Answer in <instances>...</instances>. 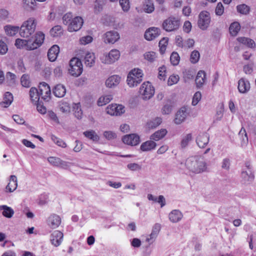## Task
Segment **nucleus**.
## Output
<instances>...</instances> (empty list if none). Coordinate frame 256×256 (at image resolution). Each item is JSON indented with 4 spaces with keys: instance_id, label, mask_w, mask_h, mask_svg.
<instances>
[{
    "instance_id": "nucleus-1",
    "label": "nucleus",
    "mask_w": 256,
    "mask_h": 256,
    "mask_svg": "<svg viewBox=\"0 0 256 256\" xmlns=\"http://www.w3.org/2000/svg\"><path fill=\"white\" fill-rule=\"evenodd\" d=\"M188 169L195 174H200L206 170V163L204 158L200 156H192L188 158L186 162Z\"/></svg>"
},
{
    "instance_id": "nucleus-2",
    "label": "nucleus",
    "mask_w": 256,
    "mask_h": 256,
    "mask_svg": "<svg viewBox=\"0 0 256 256\" xmlns=\"http://www.w3.org/2000/svg\"><path fill=\"white\" fill-rule=\"evenodd\" d=\"M36 24L34 18H30L20 28V34L22 37L28 38L35 31Z\"/></svg>"
},
{
    "instance_id": "nucleus-3",
    "label": "nucleus",
    "mask_w": 256,
    "mask_h": 256,
    "mask_svg": "<svg viewBox=\"0 0 256 256\" xmlns=\"http://www.w3.org/2000/svg\"><path fill=\"white\" fill-rule=\"evenodd\" d=\"M143 74L142 70L138 68H134L128 74L127 77V84L130 87L136 86L142 81Z\"/></svg>"
},
{
    "instance_id": "nucleus-4",
    "label": "nucleus",
    "mask_w": 256,
    "mask_h": 256,
    "mask_svg": "<svg viewBox=\"0 0 256 256\" xmlns=\"http://www.w3.org/2000/svg\"><path fill=\"white\" fill-rule=\"evenodd\" d=\"M180 26L179 18L171 16L165 20L162 24V27L168 32H174L178 30Z\"/></svg>"
},
{
    "instance_id": "nucleus-5",
    "label": "nucleus",
    "mask_w": 256,
    "mask_h": 256,
    "mask_svg": "<svg viewBox=\"0 0 256 256\" xmlns=\"http://www.w3.org/2000/svg\"><path fill=\"white\" fill-rule=\"evenodd\" d=\"M70 74L74 76H79L82 72V65L81 61L77 58H74L70 62Z\"/></svg>"
},
{
    "instance_id": "nucleus-6",
    "label": "nucleus",
    "mask_w": 256,
    "mask_h": 256,
    "mask_svg": "<svg viewBox=\"0 0 256 256\" xmlns=\"http://www.w3.org/2000/svg\"><path fill=\"white\" fill-rule=\"evenodd\" d=\"M120 56V52L114 49L108 54H104L100 58L101 62L104 64H111L118 60Z\"/></svg>"
},
{
    "instance_id": "nucleus-7",
    "label": "nucleus",
    "mask_w": 256,
    "mask_h": 256,
    "mask_svg": "<svg viewBox=\"0 0 256 256\" xmlns=\"http://www.w3.org/2000/svg\"><path fill=\"white\" fill-rule=\"evenodd\" d=\"M140 92L142 96L143 99H150L154 94V89L148 82H144L140 88Z\"/></svg>"
},
{
    "instance_id": "nucleus-8",
    "label": "nucleus",
    "mask_w": 256,
    "mask_h": 256,
    "mask_svg": "<svg viewBox=\"0 0 256 256\" xmlns=\"http://www.w3.org/2000/svg\"><path fill=\"white\" fill-rule=\"evenodd\" d=\"M210 22V14L206 11L202 12L198 16V27L202 30L207 29Z\"/></svg>"
},
{
    "instance_id": "nucleus-9",
    "label": "nucleus",
    "mask_w": 256,
    "mask_h": 256,
    "mask_svg": "<svg viewBox=\"0 0 256 256\" xmlns=\"http://www.w3.org/2000/svg\"><path fill=\"white\" fill-rule=\"evenodd\" d=\"M39 94L42 98L48 102L50 98L51 91L50 86L45 82H42L39 85Z\"/></svg>"
},
{
    "instance_id": "nucleus-10",
    "label": "nucleus",
    "mask_w": 256,
    "mask_h": 256,
    "mask_svg": "<svg viewBox=\"0 0 256 256\" xmlns=\"http://www.w3.org/2000/svg\"><path fill=\"white\" fill-rule=\"evenodd\" d=\"M30 40V44L32 46H30L29 48L32 49V50L36 49L39 48L44 42V34L41 32H37L34 38V40Z\"/></svg>"
},
{
    "instance_id": "nucleus-11",
    "label": "nucleus",
    "mask_w": 256,
    "mask_h": 256,
    "mask_svg": "<svg viewBox=\"0 0 256 256\" xmlns=\"http://www.w3.org/2000/svg\"><path fill=\"white\" fill-rule=\"evenodd\" d=\"M106 112L111 116H120L125 112V108L121 104H110L106 108Z\"/></svg>"
},
{
    "instance_id": "nucleus-12",
    "label": "nucleus",
    "mask_w": 256,
    "mask_h": 256,
    "mask_svg": "<svg viewBox=\"0 0 256 256\" xmlns=\"http://www.w3.org/2000/svg\"><path fill=\"white\" fill-rule=\"evenodd\" d=\"M118 33L114 30L106 32L102 36V39L106 44H114L120 39Z\"/></svg>"
},
{
    "instance_id": "nucleus-13",
    "label": "nucleus",
    "mask_w": 256,
    "mask_h": 256,
    "mask_svg": "<svg viewBox=\"0 0 256 256\" xmlns=\"http://www.w3.org/2000/svg\"><path fill=\"white\" fill-rule=\"evenodd\" d=\"M84 24V20L80 16H75L71 21L68 30L70 32H76L80 30Z\"/></svg>"
},
{
    "instance_id": "nucleus-14",
    "label": "nucleus",
    "mask_w": 256,
    "mask_h": 256,
    "mask_svg": "<svg viewBox=\"0 0 256 256\" xmlns=\"http://www.w3.org/2000/svg\"><path fill=\"white\" fill-rule=\"evenodd\" d=\"M48 162L53 166L66 169L69 166V162L61 160L60 158L55 156H50L48 158Z\"/></svg>"
},
{
    "instance_id": "nucleus-15",
    "label": "nucleus",
    "mask_w": 256,
    "mask_h": 256,
    "mask_svg": "<svg viewBox=\"0 0 256 256\" xmlns=\"http://www.w3.org/2000/svg\"><path fill=\"white\" fill-rule=\"evenodd\" d=\"M122 140L124 144L128 145L136 146L140 142V137L136 134H130L124 136Z\"/></svg>"
},
{
    "instance_id": "nucleus-16",
    "label": "nucleus",
    "mask_w": 256,
    "mask_h": 256,
    "mask_svg": "<svg viewBox=\"0 0 256 256\" xmlns=\"http://www.w3.org/2000/svg\"><path fill=\"white\" fill-rule=\"evenodd\" d=\"M209 135L206 132L200 134L196 138L197 145L200 148H204L209 142Z\"/></svg>"
},
{
    "instance_id": "nucleus-17",
    "label": "nucleus",
    "mask_w": 256,
    "mask_h": 256,
    "mask_svg": "<svg viewBox=\"0 0 256 256\" xmlns=\"http://www.w3.org/2000/svg\"><path fill=\"white\" fill-rule=\"evenodd\" d=\"M64 234L62 232L59 230L54 231L50 236L52 244L55 246H59L62 242Z\"/></svg>"
},
{
    "instance_id": "nucleus-18",
    "label": "nucleus",
    "mask_w": 256,
    "mask_h": 256,
    "mask_svg": "<svg viewBox=\"0 0 256 256\" xmlns=\"http://www.w3.org/2000/svg\"><path fill=\"white\" fill-rule=\"evenodd\" d=\"M160 30L157 28H151L146 30L144 38L148 40H152L158 37L160 34Z\"/></svg>"
},
{
    "instance_id": "nucleus-19",
    "label": "nucleus",
    "mask_w": 256,
    "mask_h": 256,
    "mask_svg": "<svg viewBox=\"0 0 256 256\" xmlns=\"http://www.w3.org/2000/svg\"><path fill=\"white\" fill-rule=\"evenodd\" d=\"M250 89V84L248 80L242 78L238 82V90L242 94L247 93Z\"/></svg>"
},
{
    "instance_id": "nucleus-20",
    "label": "nucleus",
    "mask_w": 256,
    "mask_h": 256,
    "mask_svg": "<svg viewBox=\"0 0 256 256\" xmlns=\"http://www.w3.org/2000/svg\"><path fill=\"white\" fill-rule=\"evenodd\" d=\"M61 223L60 218L56 214L50 215L48 220V224L52 228H58Z\"/></svg>"
},
{
    "instance_id": "nucleus-21",
    "label": "nucleus",
    "mask_w": 256,
    "mask_h": 256,
    "mask_svg": "<svg viewBox=\"0 0 256 256\" xmlns=\"http://www.w3.org/2000/svg\"><path fill=\"white\" fill-rule=\"evenodd\" d=\"M60 52V48L57 45H54L48 50V57L50 62H54Z\"/></svg>"
},
{
    "instance_id": "nucleus-22",
    "label": "nucleus",
    "mask_w": 256,
    "mask_h": 256,
    "mask_svg": "<svg viewBox=\"0 0 256 256\" xmlns=\"http://www.w3.org/2000/svg\"><path fill=\"white\" fill-rule=\"evenodd\" d=\"M186 109L184 108H182L178 110L176 114V118L174 120V122L176 124H179L182 122L186 119Z\"/></svg>"
},
{
    "instance_id": "nucleus-23",
    "label": "nucleus",
    "mask_w": 256,
    "mask_h": 256,
    "mask_svg": "<svg viewBox=\"0 0 256 256\" xmlns=\"http://www.w3.org/2000/svg\"><path fill=\"white\" fill-rule=\"evenodd\" d=\"M15 46L18 48H25L27 50H32L29 48L31 46L30 40H22L20 38H17L15 42Z\"/></svg>"
},
{
    "instance_id": "nucleus-24",
    "label": "nucleus",
    "mask_w": 256,
    "mask_h": 256,
    "mask_svg": "<svg viewBox=\"0 0 256 256\" xmlns=\"http://www.w3.org/2000/svg\"><path fill=\"white\" fill-rule=\"evenodd\" d=\"M161 228V225L156 223L152 227V231L150 235V238H148L146 240L148 242H152L157 237Z\"/></svg>"
},
{
    "instance_id": "nucleus-25",
    "label": "nucleus",
    "mask_w": 256,
    "mask_h": 256,
    "mask_svg": "<svg viewBox=\"0 0 256 256\" xmlns=\"http://www.w3.org/2000/svg\"><path fill=\"white\" fill-rule=\"evenodd\" d=\"M120 81V77L118 75H114L109 77L106 81V85L108 88L116 86Z\"/></svg>"
},
{
    "instance_id": "nucleus-26",
    "label": "nucleus",
    "mask_w": 256,
    "mask_h": 256,
    "mask_svg": "<svg viewBox=\"0 0 256 256\" xmlns=\"http://www.w3.org/2000/svg\"><path fill=\"white\" fill-rule=\"evenodd\" d=\"M18 186L17 178L16 176L12 175L10 176V182L6 186V189L10 192L15 190Z\"/></svg>"
},
{
    "instance_id": "nucleus-27",
    "label": "nucleus",
    "mask_w": 256,
    "mask_h": 256,
    "mask_svg": "<svg viewBox=\"0 0 256 256\" xmlns=\"http://www.w3.org/2000/svg\"><path fill=\"white\" fill-rule=\"evenodd\" d=\"M182 216V213L180 210H172L168 216L170 220L174 223L180 220Z\"/></svg>"
},
{
    "instance_id": "nucleus-28",
    "label": "nucleus",
    "mask_w": 256,
    "mask_h": 256,
    "mask_svg": "<svg viewBox=\"0 0 256 256\" xmlns=\"http://www.w3.org/2000/svg\"><path fill=\"white\" fill-rule=\"evenodd\" d=\"M53 93L58 98L64 96L66 93L65 86L61 84H57L53 90Z\"/></svg>"
},
{
    "instance_id": "nucleus-29",
    "label": "nucleus",
    "mask_w": 256,
    "mask_h": 256,
    "mask_svg": "<svg viewBox=\"0 0 256 256\" xmlns=\"http://www.w3.org/2000/svg\"><path fill=\"white\" fill-rule=\"evenodd\" d=\"M242 182L244 184H248L251 182L254 178V176L250 170L248 171H244L242 172Z\"/></svg>"
},
{
    "instance_id": "nucleus-30",
    "label": "nucleus",
    "mask_w": 256,
    "mask_h": 256,
    "mask_svg": "<svg viewBox=\"0 0 256 256\" xmlns=\"http://www.w3.org/2000/svg\"><path fill=\"white\" fill-rule=\"evenodd\" d=\"M6 34L10 36H15L18 32H20V27L12 25H6L4 27Z\"/></svg>"
},
{
    "instance_id": "nucleus-31",
    "label": "nucleus",
    "mask_w": 256,
    "mask_h": 256,
    "mask_svg": "<svg viewBox=\"0 0 256 256\" xmlns=\"http://www.w3.org/2000/svg\"><path fill=\"white\" fill-rule=\"evenodd\" d=\"M206 74L203 70H200L196 78V83L197 87H202L205 82Z\"/></svg>"
},
{
    "instance_id": "nucleus-32",
    "label": "nucleus",
    "mask_w": 256,
    "mask_h": 256,
    "mask_svg": "<svg viewBox=\"0 0 256 256\" xmlns=\"http://www.w3.org/2000/svg\"><path fill=\"white\" fill-rule=\"evenodd\" d=\"M13 100V96L10 92H6L4 96L3 101L0 102V105L2 106L7 108L12 102Z\"/></svg>"
},
{
    "instance_id": "nucleus-33",
    "label": "nucleus",
    "mask_w": 256,
    "mask_h": 256,
    "mask_svg": "<svg viewBox=\"0 0 256 256\" xmlns=\"http://www.w3.org/2000/svg\"><path fill=\"white\" fill-rule=\"evenodd\" d=\"M94 54L92 52H87L84 58V62L87 66L92 67L95 62Z\"/></svg>"
},
{
    "instance_id": "nucleus-34",
    "label": "nucleus",
    "mask_w": 256,
    "mask_h": 256,
    "mask_svg": "<svg viewBox=\"0 0 256 256\" xmlns=\"http://www.w3.org/2000/svg\"><path fill=\"white\" fill-rule=\"evenodd\" d=\"M30 96L32 102L36 104L40 100V95L37 88L34 87L30 88Z\"/></svg>"
},
{
    "instance_id": "nucleus-35",
    "label": "nucleus",
    "mask_w": 256,
    "mask_h": 256,
    "mask_svg": "<svg viewBox=\"0 0 256 256\" xmlns=\"http://www.w3.org/2000/svg\"><path fill=\"white\" fill-rule=\"evenodd\" d=\"M156 146V143L152 140H148L142 144L140 150L142 151H149L154 149Z\"/></svg>"
},
{
    "instance_id": "nucleus-36",
    "label": "nucleus",
    "mask_w": 256,
    "mask_h": 256,
    "mask_svg": "<svg viewBox=\"0 0 256 256\" xmlns=\"http://www.w3.org/2000/svg\"><path fill=\"white\" fill-rule=\"evenodd\" d=\"M167 130L166 129L163 128L160 130L156 132L150 136V139L158 141L162 138H163L167 134Z\"/></svg>"
},
{
    "instance_id": "nucleus-37",
    "label": "nucleus",
    "mask_w": 256,
    "mask_h": 256,
    "mask_svg": "<svg viewBox=\"0 0 256 256\" xmlns=\"http://www.w3.org/2000/svg\"><path fill=\"white\" fill-rule=\"evenodd\" d=\"M0 210H3L2 215L8 218H12L14 214V210L6 205L0 206Z\"/></svg>"
},
{
    "instance_id": "nucleus-38",
    "label": "nucleus",
    "mask_w": 256,
    "mask_h": 256,
    "mask_svg": "<svg viewBox=\"0 0 256 256\" xmlns=\"http://www.w3.org/2000/svg\"><path fill=\"white\" fill-rule=\"evenodd\" d=\"M240 29V24L238 22H234L230 24L229 28L230 33L232 36H236Z\"/></svg>"
},
{
    "instance_id": "nucleus-39",
    "label": "nucleus",
    "mask_w": 256,
    "mask_h": 256,
    "mask_svg": "<svg viewBox=\"0 0 256 256\" xmlns=\"http://www.w3.org/2000/svg\"><path fill=\"white\" fill-rule=\"evenodd\" d=\"M237 40L240 43L246 45L250 48H253L255 46L254 41L249 38L245 37H239L237 38Z\"/></svg>"
},
{
    "instance_id": "nucleus-40",
    "label": "nucleus",
    "mask_w": 256,
    "mask_h": 256,
    "mask_svg": "<svg viewBox=\"0 0 256 256\" xmlns=\"http://www.w3.org/2000/svg\"><path fill=\"white\" fill-rule=\"evenodd\" d=\"M112 98L111 95H106L100 97L98 100V105L102 106L110 102Z\"/></svg>"
},
{
    "instance_id": "nucleus-41",
    "label": "nucleus",
    "mask_w": 256,
    "mask_h": 256,
    "mask_svg": "<svg viewBox=\"0 0 256 256\" xmlns=\"http://www.w3.org/2000/svg\"><path fill=\"white\" fill-rule=\"evenodd\" d=\"M84 134L87 138L94 142H97L100 139L98 136L92 130L86 131L84 132Z\"/></svg>"
},
{
    "instance_id": "nucleus-42",
    "label": "nucleus",
    "mask_w": 256,
    "mask_h": 256,
    "mask_svg": "<svg viewBox=\"0 0 256 256\" xmlns=\"http://www.w3.org/2000/svg\"><path fill=\"white\" fill-rule=\"evenodd\" d=\"M162 122V119L160 118L157 117L154 119L150 120L147 122V126L150 128H154L160 124Z\"/></svg>"
},
{
    "instance_id": "nucleus-43",
    "label": "nucleus",
    "mask_w": 256,
    "mask_h": 256,
    "mask_svg": "<svg viewBox=\"0 0 256 256\" xmlns=\"http://www.w3.org/2000/svg\"><path fill=\"white\" fill-rule=\"evenodd\" d=\"M238 136L242 139V146H246L248 142V138L246 130L242 128L238 133Z\"/></svg>"
},
{
    "instance_id": "nucleus-44",
    "label": "nucleus",
    "mask_w": 256,
    "mask_h": 256,
    "mask_svg": "<svg viewBox=\"0 0 256 256\" xmlns=\"http://www.w3.org/2000/svg\"><path fill=\"white\" fill-rule=\"evenodd\" d=\"M74 115L78 119H81L82 116V112L80 103L75 104L73 106Z\"/></svg>"
},
{
    "instance_id": "nucleus-45",
    "label": "nucleus",
    "mask_w": 256,
    "mask_h": 256,
    "mask_svg": "<svg viewBox=\"0 0 256 256\" xmlns=\"http://www.w3.org/2000/svg\"><path fill=\"white\" fill-rule=\"evenodd\" d=\"M170 60L173 66H177L180 60V56L178 52H174L170 55Z\"/></svg>"
},
{
    "instance_id": "nucleus-46",
    "label": "nucleus",
    "mask_w": 256,
    "mask_h": 256,
    "mask_svg": "<svg viewBox=\"0 0 256 256\" xmlns=\"http://www.w3.org/2000/svg\"><path fill=\"white\" fill-rule=\"evenodd\" d=\"M168 39L167 38H164L159 42L160 52L161 54L164 53L166 47L168 44Z\"/></svg>"
},
{
    "instance_id": "nucleus-47",
    "label": "nucleus",
    "mask_w": 256,
    "mask_h": 256,
    "mask_svg": "<svg viewBox=\"0 0 256 256\" xmlns=\"http://www.w3.org/2000/svg\"><path fill=\"white\" fill-rule=\"evenodd\" d=\"M21 84L24 87L28 88L30 86V76L28 74H24L20 79Z\"/></svg>"
},
{
    "instance_id": "nucleus-48",
    "label": "nucleus",
    "mask_w": 256,
    "mask_h": 256,
    "mask_svg": "<svg viewBox=\"0 0 256 256\" xmlns=\"http://www.w3.org/2000/svg\"><path fill=\"white\" fill-rule=\"evenodd\" d=\"M50 32L51 35L54 37L60 35L62 32V26H54L51 29Z\"/></svg>"
},
{
    "instance_id": "nucleus-49",
    "label": "nucleus",
    "mask_w": 256,
    "mask_h": 256,
    "mask_svg": "<svg viewBox=\"0 0 256 256\" xmlns=\"http://www.w3.org/2000/svg\"><path fill=\"white\" fill-rule=\"evenodd\" d=\"M192 140V134H187L184 136L180 142L182 148H185L188 144L189 142Z\"/></svg>"
},
{
    "instance_id": "nucleus-50",
    "label": "nucleus",
    "mask_w": 256,
    "mask_h": 256,
    "mask_svg": "<svg viewBox=\"0 0 256 256\" xmlns=\"http://www.w3.org/2000/svg\"><path fill=\"white\" fill-rule=\"evenodd\" d=\"M200 54L198 50H194L191 53L190 56V61L192 64L197 63L200 59Z\"/></svg>"
},
{
    "instance_id": "nucleus-51",
    "label": "nucleus",
    "mask_w": 256,
    "mask_h": 256,
    "mask_svg": "<svg viewBox=\"0 0 256 256\" xmlns=\"http://www.w3.org/2000/svg\"><path fill=\"white\" fill-rule=\"evenodd\" d=\"M236 8L238 12L243 14H247L250 12V8L245 4L238 6Z\"/></svg>"
},
{
    "instance_id": "nucleus-52",
    "label": "nucleus",
    "mask_w": 256,
    "mask_h": 256,
    "mask_svg": "<svg viewBox=\"0 0 256 256\" xmlns=\"http://www.w3.org/2000/svg\"><path fill=\"white\" fill-rule=\"evenodd\" d=\"M72 18L73 16L72 13H66L62 16V22L64 24L69 26Z\"/></svg>"
},
{
    "instance_id": "nucleus-53",
    "label": "nucleus",
    "mask_w": 256,
    "mask_h": 256,
    "mask_svg": "<svg viewBox=\"0 0 256 256\" xmlns=\"http://www.w3.org/2000/svg\"><path fill=\"white\" fill-rule=\"evenodd\" d=\"M104 136L108 140H112L116 138V134L112 131H104L103 134Z\"/></svg>"
},
{
    "instance_id": "nucleus-54",
    "label": "nucleus",
    "mask_w": 256,
    "mask_h": 256,
    "mask_svg": "<svg viewBox=\"0 0 256 256\" xmlns=\"http://www.w3.org/2000/svg\"><path fill=\"white\" fill-rule=\"evenodd\" d=\"M145 59L150 62H153L156 58V53L154 52H149L144 54Z\"/></svg>"
},
{
    "instance_id": "nucleus-55",
    "label": "nucleus",
    "mask_w": 256,
    "mask_h": 256,
    "mask_svg": "<svg viewBox=\"0 0 256 256\" xmlns=\"http://www.w3.org/2000/svg\"><path fill=\"white\" fill-rule=\"evenodd\" d=\"M16 76L14 74L8 72L6 74V80L10 84H15Z\"/></svg>"
},
{
    "instance_id": "nucleus-56",
    "label": "nucleus",
    "mask_w": 256,
    "mask_h": 256,
    "mask_svg": "<svg viewBox=\"0 0 256 256\" xmlns=\"http://www.w3.org/2000/svg\"><path fill=\"white\" fill-rule=\"evenodd\" d=\"M120 4L124 12H128L130 8L129 0H119Z\"/></svg>"
},
{
    "instance_id": "nucleus-57",
    "label": "nucleus",
    "mask_w": 256,
    "mask_h": 256,
    "mask_svg": "<svg viewBox=\"0 0 256 256\" xmlns=\"http://www.w3.org/2000/svg\"><path fill=\"white\" fill-rule=\"evenodd\" d=\"M10 18V13L6 9L0 10V20H8Z\"/></svg>"
},
{
    "instance_id": "nucleus-58",
    "label": "nucleus",
    "mask_w": 256,
    "mask_h": 256,
    "mask_svg": "<svg viewBox=\"0 0 256 256\" xmlns=\"http://www.w3.org/2000/svg\"><path fill=\"white\" fill-rule=\"evenodd\" d=\"M179 79L180 77L178 75H172L168 80V86H172L176 84L178 82Z\"/></svg>"
},
{
    "instance_id": "nucleus-59",
    "label": "nucleus",
    "mask_w": 256,
    "mask_h": 256,
    "mask_svg": "<svg viewBox=\"0 0 256 256\" xmlns=\"http://www.w3.org/2000/svg\"><path fill=\"white\" fill-rule=\"evenodd\" d=\"M202 98L201 92H196L192 98V104L193 106H196L198 104L199 101Z\"/></svg>"
},
{
    "instance_id": "nucleus-60",
    "label": "nucleus",
    "mask_w": 256,
    "mask_h": 256,
    "mask_svg": "<svg viewBox=\"0 0 256 256\" xmlns=\"http://www.w3.org/2000/svg\"><path fill=\"white\" fill-rule=\"evenodd\" d=\"M127 168L132 171L140 170L142 169L141 166L136 163H130L127 165Z\"/></svg>"
},
{
    "instance_id": "nucleus-61",
    "label": "nucleus",
    "mask_w": 256,
    "mask_h": 256,
    "mask_svg": "<svg viewBox=\"0 0 256 256\" xmlns=\"http://www.w3.org/2000/svg\"><path fill=\"white\" fill-rule=\"evenodd\" d=\"M92 40V38L90 36H83L80 40V44L86 45L91 42Z\"/></svg>"
},
{
    "instance_id": "nucleus-62",
    "label": "nucleus",
    "mask_w": 256,
    "mask_h": 256,
    "mask_svg": "<svg viewBox=\"0 0 256 256\" xmlns=\"http://www.w3.org/2000/svg\"><path fill=\"white\" fill-rule=\"evenodd\" d=\"M8 50L7 44L2 40H0V54H6Z\"/></svg>"
},
{
    "instance_id": "nucleus-63",
    "label": "nucleus",
    "mask_w": 256,
    "mask_h": 256,
    "mask_svg": "<svg viewBox=\"0 0 256 256\" xmlns=\"http://www.w3.org/2000/svg\"><path fill=\"white\" fill-rule=\"evenodd\" d=\"M144 9L146 12L150 13L154 10V8L152 2L148 1L146 4Z\"/></svg>"
},
{
    "instance_id": "nucleus-64",
    "label": "nucleus",
    "mask_w": 256,
    "mask_h": 256,
    "mask_svg": "<svg viewBox=\"0 0 256 256\" xmlns=\"http://www.w3.org/2000/svg\"><path fill=\"white\" fill-rule=\"evenodd\" d=\"M224 12V7L221 2H218L216 8V14L218 16H221Z\"/></svg>"
}]
</instances>
